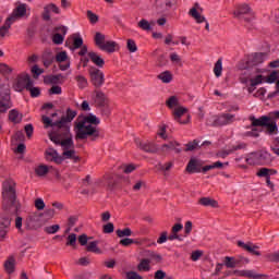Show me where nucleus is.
<instances>
[{
	"mask_svg": "<svg viewBox=\"0 0 279 279\" xmlns=\"http://www.w3.org/2000/svg\"><path fill=\"white\" fill-rule=\"evenodd\" d=\"M82 45H84V39H82V37H74L73 39V47L74 49H80L82 48Z\"/></svg>",
	"mask_w": 279,
	"mask_h": 279,
	"instance_id": "52",
	"label": "nucleus"
},
{
	"mask_svg": "<svg viewBox=\"0 0 279 279\" xmlns=\"http://www.w3.org/2000/svg\"><path fill=\"white\" fill-rule=\"evenodd\" d=\"M137 27H140V29H143L144 32H151V24L145 19H142L138 22Z\"/></svg>",
	"mask_w": 279,
	"mask_h": 279,
	"instance_id": "36",
	"label": "nucleus"
},
{
	"mask_svg": "<svg viewBox=\"0 0 279 279\" xmlns=\"http://www.w3.org/2000/svg\"><path fill=\"white\" fill-rule=\"evenodd\" d=\"M52 43L54 45H62L64 43V35L60 33H54L52 36Z\"/></svg>",
	"mask_w": 279,
	"mask_h": 279,
	"instance_id": "43",
	"label": "nucleus"
},
{
	"mask_svg": "<svg viewBox=\"0 0 279 279\" xmlns=\"http://www.w3.org/2000/svg\"><path fill=\"white\" fill-rule=\"evenodd\" d=\"M223 265L228 269H234V267H239L241 265V259L235 257L226 256L223 260Z\"/></svg>",
	"mask_w": 279,
	"mask_h": 279,
	"instance_id": "20",
	"label": "nucleus"
},
{
	"mask_svg": "<svg viewBox=\"0 0 279 279\" xmlns=\"http://www.w3.org/2000/svg\"><path fill=\"white\" fill-rule=\"evenodd\" d=\"M9 120L12 121V123H21L23 114H21L19 110L13 109L9 112Z\"/></svg>",
	"mask_w": 279,
	"mask_h": 279,
	"instance_id": "28",
	"label": "nucleus"
},
{
	"mask_svg": "<svg viewBox=\"0 0 279 279\" xmlns=\"http://www.w3.org/2000/svg\"><path fill=\"white\" fill-rule=\"evenodd\" d=\"M158 80H161L163 84H170L171 80H173V75H171V72L166 71L158 75Z\"/></svg>",
	"mask_w": 279,
	"mask_h": 279,
	"instance_id": "34",
	"label": "nucleus"
},
{
	"mask_svg": "<svg viewBox=\"0 0 279 279\" xmlns=\"http://www.w3.org/2000/svg\"><path fill=\"white\" fill-rule=\"evenodd\" d=\"M76 82H77V86L81 88H86L88 86V80H86V77L82 76V75H77L75 77Z\"/></svg>",
	"mask_w": 279,
	"mask_h": 279,
	"instance_id": "42",
	"label": "nucleus"
},
{
	"mask_svg": "<svg viewBox=\"0 0 279 279\" xmlns=\"http://www.w3.org/2000/svg\"><path fill=\"white\" fill-rule=\"evenodd\" d=\"M236 121V116L232 113H222L216 120V125H230V123H234Z\"/></svg>",
	"mask_w": 279,
	"mask_h": 279,
	"instance_id": "13",
	"label": "nucleus"
},
{
	"mask_svg": "<svg viewBox=\"0 0 279 279\" xmlns=\"http://www.w3.org/2000/svg\"><path fill=\"white\" fill-rule=\"evenodd\" d=\"M238 245H239V247H242L243 250H245L250 254H253L254 256H260V252H258V250H260V246H258L252 242L244 243L242 241H239Z\"/></svg>",
	"mask_w": 279,
	"mask_h": 279,
	"instance_id": "14",
	"label": "nucleus"
},
{
	"mask_svg": "<svg viewBox=\"0 0 279 279\" xmlns=\"http://www.w3.org/2000/svg\"><path fill=\"white\" fill-rule=\"evenodd\" d=\"M102 230L105 234H112V232H114V225L112 222H108L104 226Z\"/></svg>",
	"mask_w": 279,
	"mask_h": 279,
	"instance_id": "51",
	"label": "nucleus"
},
{
	"mask_svg": "<svg viewBox=\"0 0 279 279\" xmlns=\"http://www.w3.org/2000/svg\"><path fill=\"white\" fill-rule=\"evenodd\" d=\"M3 199H5L10 206H14L16 202V190H14V186L9 185L4 191L2 192Z\"/></svg>",
	"mask_w": 279,
	"mask_h": 279,
	"instance_id": "12",
	"label": "nucleus"
},
{
	"mask_svg": "<svg viewBox=\"0 0 279 279\" xmlns=\"http://www.w3.org/2000/svg\"><path fill=\"white\" fill-rule=\"evenodd\" d=\"M58 230H60V225H53V226L46 228V232L48 234H56V232H58Z\"/></svg>",
	"mask_w": 279,
	"mask_h": 279,
	"instance_id": "57",
	"label": "nucleus"
},
{
	"mask_svg": "<svg viewBox=\"0 0 279 279\" xmlns=\"http://www.w3.org/2000/svg\"><path fill=\"white\" fill-rule=\"evenodd\" d=\"M252 125L253 128H266L268 134H276L278 132V125L267 116H263L259 119L253 118Z\"/></svg>",
	"mask_w": 279,
	"mask_h": 279,
	"instance_id": "5",
	"label": "nucleus"
},
{
	"mask_svg": "<svg viewBox=\"0 0 279 279\" xmlns=\"http://www.w3.org/2000/svg\"><path fill=\"white\" fill-rule=\"evenodd\" d=\"M76 112L68 109L65 116L58 117V112L51 113L50 118L47 116L41 117V121L45 128H51V130H59L64 134H69V130H71V121L75 119Z\"/></svg>",
	"mask_w": 279,
	"mask_h": 279,
	"instance_id": "2",
	"label": "nucleus"
},
{
	"mask_svg": "<svg viewBox=\"0 0 279 279\" xmlns=\"http://www.w3.org/2000/svg\"><path fill=\"white\" fill-rule=\"evenodd\" d=\"M199 11L202 12V7H199V3L196 2L194 7L190 10V14L193 19H195L196 22L205 23L206 17L199 14Z\"/></svg>",
	"mask_w": 279,
	"mask_h": 279,
	"instance_id": "19",
	"label": "nucleus"
},
{
	"mask_svg": "<svg viewBox=\"0 0 279 279\" xmlns=\"http://www.w3.org/2000/svg\"><path fill=\"white\" fill-rule=\"evenodd\" d=\"M166 106L170 109V110H175V108H180V99L177 98V96H170L167 100H166Z\"/></svg>",
	"mask_w": 279,
	"mask_h": 279,
	"instance_id": "27",
	"label": "nucleus"
},
{
	"mask_svg": "<svg viewBox=\"0 0 279 279\" xmlns=\"http://www.w3.org/2000/svg\"><path fill=\"white\" fill-rule=\"evenodd\" d=\"M87 252H94V254H101V250L97 247V242H89L87 245Z\"/></svg>",
	"mask_w": 279,
	"mask_h": 279,
	"instance_id": "45",
	"label": "nucleus"
},
{
	"mask_svg": "<svg viewBox=\"0 0 279 279\" xmlns=\"http://www.w3.org/2000/svg\"><path fill=\"white\" fill-rule=\"evenodd\" d=\"M247 165H269L271 155L267 151L252 153L246 158Z\"/></svg>",
	"mask_w": 279,
	"mask_h": 279,
	"instance_id": "6",
	"label": "nucleus"
},
{
	"mask_svg": "<svg viewBox=\"0 0 279 279\" xmlns=\"http://www.w3.org/2000/svg\"><path fill=\"white\" fill-rule=\"evenodd\" d=\"M66 58H68V56H66L65 51H61V52L57 53V56H56V60L58 62H66Z\"/></svg>",
	"mask_w": 279,
	"mask_h": 279,
	"instance_id": "61",
	"label": "nucleus"
},
{
	"mask_svg": "<svg viewBox=\"0 0 279 279\" xmlns=\"http://www.w3.org/2000/svg\"><path fill=\"white\" fill-rule=\"evenodd\" d=\"M199 204L202 206H209L210 208H217V206H218L217 201H215V199H213L210 197H202L199 199Z\"/></svg>",
	"mask_w": 279,
	"mask_h": 279,
	"instance_id": "31",
	"label": "nucleus"
},
{
	"mask_svg": "<svg viewBox=\"0 0 279 279\" xmlns=\"http://www.w3.org/2000/svg\"><path fill=\"white\" fill-rule=\"evenodd\" d=\"M88 58L93 63L96 64V66H99L100 69L104 66V64H106V61H104V59L97 54V52H88Z\"/></svg>",
	"mask_w": 279,
	"mask_h": 279,
	"instance_id": "24",
	"label": "nucleus"
},
{
	"mask_svg": "<svg viewBox=\"0 0 279 279\" xmlns=\"http://www.w3.org/2000/svg\"><path fill=\"white\" fill-rule=\"evenodd\" d=\"M148 258H150L149 260H153L154 263H162V255L148 251L147 253Z\"/></svg>",
	"mask_w": 279,
	"mask_h": 279,
	"instance_id": "37",
	"label": "nucleus"
},
{
	"mask_svg": "<svg viewBox=\"0 0 279 279\" xmlns=\"http://www.w3.org/2000/svg\"><path fill=\"white\" fill-rule=\"evenodd\" d=\"M266 258L271 263H279V252L269 253L266 255Z\"/></svg>",
	"mask_w": 279,
	"mask_h": 279,
	"instance_id": "50",
	"label": "nucleus"
},
{
	"mask_svg": "<svg viewBox=\"0 0 279 279\" xmlns=\"http://www.w3.org/2000/svg\"><path fill=\"white\" fill-rule=\"evenodd\" d=\"M126 47L131 53H136V51H138V47H136L134 39H128Z\"/></svg>",
	"mask_w": 279,
	"mask_h": 279,
	"instance_id": "44",
	"label": "nucleus"
},
{
	"mask_svg": "<svg viewBox=\"0 0 279 279\" xmlns=\"http://www.w3.org/2000/svg\"><path fill=\"white\" fill-rule=\"evenodd\" d=\"M265 60H267V53L265 52H257L253 56L252 59V64L256 65V64H263V62H265Z\"/></svg>",
	"mask_w": 279,
	"mask_h": 279,
	"instance_id": "30",
	"label": "nucleus"
},
{
	"mask_svg": "<svg viewBox=\"0 0 279 279\" xmlns=\"http://www.w3.org/2000/svg\"><path fill=\"white\" fill-rule=\"evenodd\" d=\"M203 165V160L192 158L186 166V171L187 173H202V171L204 172Z\"/></svg>",
	"mask_w": 279,
	"mask_h": 279,
	"instance_id": "11",
	"label": "nucleus"
},
{
	"mask_svg": "<svg viewBox=\"0 0 279 279\" xmlns=\"http://www.w3.org/2000/svg\"><path fill=\"white\" fill-rule=\"evenodd\" d=\"M49 11L53 12L54 14H60V8H58V5L50 3L46 7H44V12L41 14V17L45 21H51V15H49Z\"/></svg>",
	"mask_w": 279,
	"mask_h": 279,
	"instance_id": "17",
	"label": "nucleus"
},
{
	"mask_svg": "<svg viewBox=\"0 0 279 279\" xmlns=\"http://www.w3.org/2000/svg\"><path fill=\"white\" fill-rule=\"evenodd\" d=\"M35 172L37 175H39V178H43V175L49 173V167H47L46 165H40L35 169Z\"/></svg>",
	"mask_w": 279,
	"mask_h": 279,
	"instance_id": "38",
	"label": "nucleus"
},
{
	"mask_svg": "<svg viewBox=\"0 0 279 279\" xmlns=\"http://www.w3.org/2000/svg\"><path fill=\"white\" fill-rule=\"evenodd\" d=\"M64 76L62 74L47 75L44 77L45 84H62Z\"/></svg>",
	"mask_w": 279,
	"mask_h": 279,
	"instance_id": "22",
	"label": "nucleus"
},
{
	"mask_svg": "<svg viewBox=\"0 0 279 279\" xmlns=\"http://www.w3.org/2000/svg\"><path fill=\"white\" fill-rule=\"evenodd\" d=\"M49 138L54 145L62 146L64 158H69L74 162H80V157L75 155V149H73V136H71V130L64 134V131L52 129L51 132H49Z\"/></svg>",
	"mask_w": 279,
	"mask_h": 279,
	"instance_id": "1",
	"label": "nucleus"
},
{
	"mask_svg": "<svg viewBox=\"0 0 279 279\" xmlns=\"http://www.w3.org/2000/svg\"><path fill=\"white\" fill-rule=\"evenodd\" d=\"M186 112H189V109L181 106L172 110V117L174 121H177L181 125H186V123H189V116H186L185 120H182V117H184Z\"/></svg>",
	"mask_w": 279,
	"mask_h": 279,
	"instance_id": "10",
	"label": "nucleus"
},
{
	"mask_svg": "<svg viewBox=\"0 0 279 279\" xmlns=\"http://www.w3.org/2000/svg\"><path fill=\"white\" fill-rule=\"evenodd\" d=\"M197 147H199V142L194 140L193 142L186 144L185 151H193L194 149H197Z\"/></svg>",
	"mask_w": 279,
	"mask_h": 279,
	"instance_id": "47",
	"label": "nucleus"
},
{
	"mask_svg": "<svg viewBox=\"0 0 279 279\" xmlns=\"http://www.w3.org/2000/svg\"><path fill=\"white\" fill-rule=\"evenodd\" d=\"M223 168V162L221 161H216L211 165L203 167V173H206L208 171H211V169H222Z\"/></svg>",
	"mask_w": 279,
	"mask_h": 279,
	"instance_id": "35",
	"label": "nucleus"
},
{
	"mask_svg": "<svg viewBox=\"0 0 279 279\" xmlns=\"http://www.w3.org/2000/svg\"><path fill=\"white\" fill-rule=\"evenodd\" d=\"M32 86H34V81L29 75L25 74L17 78L14 84V89L17 90V93H21L22 90H27L28 88H32Z\"/></svg>",
	"mask_w": 279,
	"mask_h": 279,
	"instance_id": "9",
	"label": "nucleus"
},
{
	"mask_svg": "<svg viewBox=\"0 0 279 279\" xmlns=\"http://www.w3.org/2000/svg\"><path fill=\"white\" fill-rule=\"evenodd\" d=\"M27 14V4H19L12 12V14L5 20L3 26H0V37L5 38L8 32L12 27L13 23H16L19 19H23Z\"/></svg>",
	"mask_w": 279,
	"mask_h": 279,
	"instance_id": "4",
	"label": "nucleus"
},
{
	"mask_svg": "<svg viewBox=\"0 0 279 279\" xmlns=\"http://www.w3.org/2000/svg\"><path fill=\"white\" fill-rule=\"evenodd\" d=\"M116 234H117V236H119L120 239H123V236H132V229H130V228H125V229H123V230L118 229V230L116 231Z\"/></svg>",
	"mask_w": 279,
	"mask_h": 279,
	"instance_id": "41",
	"label": "nucleus"
},
{
	"mask_svg": "<svg viewBox=\"0 0 279 279\" xmlns=\"http://www.w3.org/2000/svg\"><path fill=\"white\" fill-rule=\"evenodd\" d=\"M177 147H180V143L178 142H169L168 144H163L161 146V151H171L174 149V151H177V154H180V148H177Z\"/></svg>",
	"mask_w": 279,
	"mask_h": 279,
	"instance_id": "26",
	"label": "nucleus"
},
{
	"mask_svg": "<svg viewBox=\"0 0 279 279\" xmlns=\"http://www.w3.org/2000/svg\"><path fill=\"white\" fill-rule=\"evenodd\" d=\"M27 90H29L31 97H40V88L34 87V85H33Z\"/></svg>",
	"mask_w": 279,
	"mask_h": 279,
	"instance_id": "58",
	"label": "nucleus"
},
{
	"mask_svg": "<svg viewBox=\"0 0 279 279\" xmlns=\"http://www.w3.org/2000/svg\"><path fill=\"white\" fill-rule=\"evenodd\" d=\"M234 275L241 276L242 278H251V279L265 278V275L257 274L255 270H235Z\"/></svg>",
	"mask_w": 279,
	"mask_h": 279,
	"instance_id": "16",
	"label": "nucleus"
},
{
	"mask_svg": "<svg viewBox=\"0 0 279 279\" xmlns=\"http://www.w3.org/2000/svg\"><path fill=\"white\" fill-rule=\"evenodd\" d=\"M0 73H2V75H10V73H12V68L5 63H0Z\"/></svg>",
	"mask_w": 279,
	"mask_h": 279,
	"instance_id": "48",
	"label": "nucleus"
},
{
	"mask_svg": "<svg viewBox=\"0 0 279 279\" xmlns=\"http://www.w3.org/2000/svg\"><path fill=\"white\" fill-rule=\"evenodd\" d=\"M245 144H239L235 146H232V149L229 150H220L217 156L218 158H228V156H230V154H232V151H239V149H244Z\"/></svg>",
	"mask_w": 279,
	"mask_h": 279,
	"instance_id": "23",
	"label": "nucleus"
},
{
	"mask_svg": "<svg viewBox=\"0 0 279 279\" xmlns=\"http://www.w3.org/2000/svg\"><path fill=\"white\" fill-rule=\"evenodd\" d=\"M260 130L258 128L252 129L251 131L246 132L244 136H252L253 138H258Z\"/></svg>",
	"mask_w": 279,
	"mask_h": 279,
	"instance_id": "54",
	"label": "nucleus"
},
{
	"mask_svg": "<svg viewBox=\"0 0 279 279\" xmlns=\"http://www.w3.org/2000/svg\"><path fill=\"white\" fill-rule=\"evenodd\" d=\"M11 220L8 216H1L0 217V226L3 228H10Z\"/></svg>",
	"mask_w": 279,
	"mask_h": 279,
	"instance_id": "53",
	"label": "nucleus"
},
{
	"mask_svg": "<svg viewBox=\"0 0 279 279\" xmlns=\"http://www.w3.org/2000/svg\"><path fill=\"white\" fill-rule=\"evenodd\" d=\"M126 278L128 279H143V277L141 275H138V272H136V271L128 272Z\"/></svg>",
	"mask_w": 279,
	"mask_h": 279,
	"instance_id": "64",
	"label": "nucleus"
},
{
	"mask_svg": "<svg viewBox=\"0 0 279 279\" xmlns=\"http://www.w3.org/2000/svg\"><path fill=\"white\" fill-rule=\"evenodd\" d=\"M94 101L96 106H106V95L102 92H95Z\"/></svg>",
	"mask_w": 279,
	"mask_h": 279,
	"instance_id": "29",
	"label": "nucleus"
},
{
	"mask_svg": "<svg viewBox=\"0 0 279 279\" xmlns=\"http://www.w3.org/2000/svg\"><path fill=\"white\" fill-rule=\"evenodd\" d=\"M135 143L137 147H141L143 151H146L148 154H156L158 151V146L151 142H141V140H135Z\"/></svg>",
	"mask_w": 279,
	"mask_h": 279,
	"instance_id": "15",
	"label": "nucleus"
},
{
	"mask_svg": "<svg viewBox=\"0 0 279 279\" xmlns=\"http://www.w3.org/2000/svg\"><path fill=\"white\" fill-rule=\"evenodd\" d=\"M276 80H278V72L274 71L269 74V76L267 78V83L274 84V82H276Z\"/></svg>",
	"mask_w": 279,
	"mask_h": 279,
	"instance_id": "62",
	"label": "nucleus"
},
{
	"mask_svg": "<svg viewBox=\"0 0 279 279\" xmlns=\"http://www.w3.org/2000/svg\"><path fill=\"white\" fill-rule=\"evenodd\" d=\"M87 19H89L90 23H97L99 21V17L93 11H87Z\"/></svg>",
	"mask_w": 279,
	"mask_h": 279,
	"instance_id": "63",
	"label": "nucleus"
},
{
	"mask_svg": "<svg viewBox=\"0 0 279 279\" xmlns=\"http://www.w3.org/2000/svg\"><path fill=\"white\" fill-rule=\"evenodd\" d=\"M32 73H33V77L35 80H38V77H40V75H43V73H45V70L38 68V65H34L32 68Z\"/></svg>",
	"mask_w": 279,
	"mask_h": 279,
	"instance_id": "46",
	"label": "nucleus"
},
{
	"mask_svg": "<svg viewBox=\"0 0 279 279\" xmlns=\"http://www.w3.org/2000/svg\"><path fill=\"white\" fill-rule=\"evenodd\" d=\"M77 242V235L75 233H71L68 236V242L66 245H71L72 247H74L75 243Z\"/></svg>",
	"mask_w": 279,
	"mask_h": 279,
	"instance_id": "55",
	"label": "nucleus"
},
{
	"mask_svg": "<svg viewBox=\"0 0 279 279\" xmlns=\"http://www.w3.org/2000/svg\"><path fill=\"white\" fill-rule=\"evenodd\" d=\"M66 32H69V27L66 26L54 27V34H61V36H66Z\"/></svg>",
	"mask_w": 279,
	"mask_h": 279,
	"instance_id": "56",
	"label": "nucleus"
},
{
	"mask_svg": "<svg viewBox=\"0 0 279 279\" xmlns=\"http://www.w3.org/2000/svg\"><path fill=\"white\" fill-rule=\"evenodd\" d=\"M150 263V259L143 258L137 266L138 271H149L151 269V266H149Z\"/></svg>",
	"mask_w": 279,
	"mask_h": 279,
	"instance_id": "32",
	"label": "nucleus"
},
{
	"mask_svg": "<svg viewBox=\"0 0 279 279\" xmlns=\"http://www.w3.org/2000/svg\"><path fill=\"white\" fill-rule=\"evenodd\" d=\"M257 178H269V168H260L257 173H256Z\"/></svg>",
	"mask_w": 279,
	"mask_h": 279,
	"instance_id": "49",
	"label": "nucleus"
},
{
	"mask_svg": "<svg viewBox=\"0 0 279 279\" xmlns=\"http://www.w3.org/2000/svg\"><path fill=\"white\" fill-rule=\"evenodd\" d=\"M0 114L8 112L12 108V100H10V86L3 85L0 92Z\"/></svg>",
	"mask_w": 279,
	"mask_h": 279,
	"instance_id": "7",
	"label": "nucleus"
},
{
	"mask_svg": "<svg viewBox=\"0 0 279 279\" xmlns=\"http://www.w3.org/2000/svg\"><path fill=\"white\" fill-rule=\"evenodd\" d=\"M105 43H106V35H104L101 33H96L95 44L97 45V47H99V49H100Z\"/></svg>",
	"mask_w": 279,
	"mask_h": 279,
	"instance_id": "39",
	"label": "nucleus"
},
{
	"mask_svg": "<svg viewBox=\"0 0 279 279\" xmlns=\"http://www.w3.org/2000/svg\"><path fill=\"white\" fill-rule=\"evenodd\" d=\"M114 47H117V43L105 41L104 45L100 46V49L101 51H108V53H113Z\"/></svg>",
	"mask_w": 279,
	"mask_h": 279,
	"instance_id": "33",
	"label": "nucleus"
},
{
	"mask_svg": "<svg viewBox=\"0 0 279 279\" xmlns=\"http://www.w3.org/2000/svg\"><path fill=\"white\" fill-rule=\"evenodd\" d=\"M90 82L95 88H101L106 82L104 72L97 68H90L89 70Z\"/></svg>",
	"mask_w": 279,
	"mask_h": 279,
	"instance_id": "8",
	"label": "nucleus"
},
{
	"mask_svg": "<svg viewBox=\"0 0 279 279\" xmlns=\"http://www.w3.org/2000/svg\"><path fill=\"white\" fill-rule=\"evenodd\" d=\"M235 19H243V14H248V16H254L252 9L247 4L239 5L236 11L233 12Z\"/></svg>",
	"mask_w": 279,
	"mask_h": 279,
	"instance_id": "18",
	"label": "nucleus"
},
{
	"mask_svg": "<svg viewBox=\"0 0 279 279\" xmlns=\"http://www.w3.org/2000/svg\"><path fill=\"white\" fill-rule=\"evenodd\" d=\"M100 121L97 116L89 113L76 123V138H88V136H97V125Z\"/></svg>",
	"mask_w": 279,
	"mask_h": 279,
	"instance_id": "3",
	"label": "nucleus"
},
{
	"mask_svg": "<svg viewBox=\"0 0 279 279\" xmlns=\"http://www.w3.org/2000/svg\"><path fill=\"white\" fill-rule=\"evenodd\" d=\"M250 82L252 83V86H258L259 84H263V75L258 74L255 78H251Z\"/></svg>",
	"mask_w": 279,
	"mask_h": 279,
	"instance_id": "60",
	"label": "nucleus"
},
{
	"mask_svg": "<svg viewBox=\"0 0 279 279\" xmlns=\"http://www.w3.org/2000/svg\"><path fill=\"white\" fill-rule=\"evenodd\" d=\"M170 60L173 62V64H182V59L175 52L170 54Z\"/></svg>",
	"mask_w": 279,
	"mask_h": 279,
	"instance_id": "59",
	"label": "nucleus"
},
{
	"mask_svg": "<svg viewBox=\"0 0 279 279\" xmlns=\"http://www.w3.org/2000/svg\"><path fill=\"white\" fill-rule=\"evenodd\" d=\"M15 267H16V259H14V257L10 256L4 262V269H5L7 274H14Z\"/></svg>",
	"mask_w": 279,
	"mask_h": 279,
	"instance_id": "25",
	"label": "nucleus"
},
{
	"mask_svg": "<svg viewBox=\"0 0 279 279\" xmlns=\"http://www.w3.org/2000/svg\"><path fill=\"white\" fill-rule=\"evenodd\" d=\"M221 71H223L222 62L221 59H218L214 66V73L216 77H221Z\"/></svg>",
	"mask_w": 279,
	"mask_h": 279,
	"instance_id": "40",
	"label": "nucleus"
},
{
	"mask_svg": "<svg viewBox=\"0 0 279 279\" xmlns=\"http://www.w3.org/2000/svg\"><path fill=\"white\" fill-rule=\"evenodd\" d=\"M46 159L50 160V162H56L57 165L62 162V158L58 155V151L51 148L46 151Z\"/></svg>",
	"mask_w": 279,
	"mask_h": 279,
	"instance_id": "21",
	"label": "nucleus"
}]
</instances>
